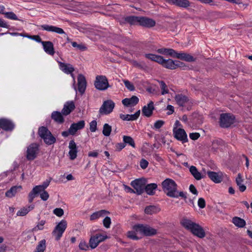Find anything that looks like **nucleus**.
<instances>
[{
  "label": "nucleus",
  "instance_id": "obj_54",
  "mask_svg": "<svg viewBox=\"0 0 252 252\" xmlns=\"http://www.w3.org/2000/svg\"><path fill=\"white\" fill-rule=\"evenodd\" d=\"M111 223V219L109 217H106L103 220V224L105 227L108 228Z\"/></svg>",
  "mask_w": 252,
  "mask_h": 252
},
{
  "label": "nucleus",
  "instance_id": "obj_53",
  "mask_svg": "<svg viewBox=\"0 0 252 252\" xmlns=\"http://www.w3.org/2000/svg\"><path fill=\"white\" fill-rule=\"evenodd\" d=\"M77 149L69 150V155L70 159L71 160H74V159H75L77 157Z\"/></svg>",
  "mask_w": 252,
  "mask_h": 252
},
{
  "label": "nucleus",
  "instance_id": "obj_61",
  "mask_svg": "<svg viewBox=\"0 0 252 252\" xmlns=\"http://www.w3.org/2000/svg\"><path fill=\"white\" fill-rule=\"evenodd\" d=\"M10 26L2 19L0 18V27L9 29Z\"/></svg>",
  "mask_w": 252,
  "mask_h": 252
},
{
  "label": "nucleus",
  "instance_id": "obj_5",
  "mask_svg": "<svg viewBox=\"0 0 252 252\" xmlns=\"http://www.w3.org/2000/svg\"><path fill=\"white\" fill-rule=\"evenodd\" d=\"M39 152V145L36 143L31 144L27 147L26 158L28 160H33L36 158Z\"/></svg>",
  "mask_w": 252,
  "mask_h": 252
},
{
  "label": "nucleus",
  "instance_id": "obj_24",
  "mask_svg": "<svg viewBox=\"0 0 252 252\" xmlns=\"http://www.w3.org/2000/svg\"><path fill=\"white\" fill-rule=\"evenodd\" d=\"M156 22L152 19L145 17H140L139 25L147 27L152 28L155 26Z\"/></svg>",
  "mask_w": 252,
  "mask_h": 252
},
{
  "label": "nucleus",
  "instance_id": "obj_44",
  "mask_svg": "<svg viewBox=\"0 0 252 252\" xmlns=\"http://www.w3.org/2000/svg\"><path fill=\"white\" fill-rule=\"evenodd\" d=\"M98 245L97 240L95 238L94 236H92L89 240V246L91 249H94Z\"/></svg>",
  "mask_w": 252,
  "mask_h": 252
},
{
  "label": "nucleus",
  "instance_id": "obj_9",
  "mask_svg": "<svg viewBox=\"0 0 252 252\" xmlns=\"http://www.w3.org/2000/svg\"><path fill=\"white\" fill-rule=\"evenodd\" d=\"M67 227L66 221L64 220H62L55 227L52 232V235L55 237V239L58 241L62 237L63 232Z\"/></svg>",
  "mask_w": 252,
  "mask_h": 252
},
{
  "label": "nucleus",
  "instance_id": "obj_22",
  "mask_svg": "<svg viewBox=\"0 0 252 252\" xmlns=\"http://www.w3.org/2000/svg\"><path fill=\"white\" fill-rule=\"evenodd\" d=\"M123 104L126 107L134 106L139 102V98L135 95L132 96L130 98H126L122 100Z\"/></svg>",
  "mask_w": 252,
  "mask_h": 252
},
{
  "label": "nucleus",
  "instance_id": "obj_63",
  "mask_svg": "<svg viewBox=\"0 0 252 252\" xmlns=\"http://www.w3.org/2000/svg\"><path fill=\"white\" fill-rule=\"evenodd\" d=\"M68 147L69 150L77 149L76 144L74 140L70 141Z\"/></svg>",
  "mask_w": 252,
  "mask_h": 252
},
{
  "label": "nucleus",
  "instance_id": "obj_4",
  "mask_svg": "<svg viewBox=\"0 0 252 252\" xmlns=\"http://www.w3.org/2000/svg\"><path fill=\"white\" fill-rule=\"evenodd\" d=\"M50 183V180H46L42 183V185L35 186L29 194V202L30 203H32L33 201V199L38 195L40 192L45 190V189L49 186Z\"/></svg>",
  "mask_w": 252,
  "mask_h": 252
},
{
  "label": "nucleus",
  "instance_id": "obj_26",
  "mask_svg": "<svg viewBox=\"0 0 252 252\" xmlns=\"http://www.w3.org/2000/svg\"><path fill=\"white\" fill-rule=\"evenodd\" d=\"M59 64L60 69L66 74H72L74 71V67L69 63L59 62Z\"/></svg>",
  "mask_w": 252,
  "mask_h": 252
},
{
  "label": "nucleus",
  "instance_id": "obj_31",
  "mask_svg": "<svg viewBox=\"0 0 252 252\" xmlns=\"http://www.w3.org/2000/svg\"><path fill=\"white\" fill-rule=\"evenodd\" d=\"M22 189L21 186H15L12 187L9 189L5 192V196L9 198H11L15 195L18 190Z\"/></svg>",
  "mask_w": 252,
  "mask_h": 252
},
{
  "label": "nucleus",
  "instance_id": "obj_30",
  "mask_svg": "<svg viewBox=\"0 0 252 252\" xmlns=\"http://www.w3.org/2000/svg\"><path fill=\"white\" fill-rule=\"evenodd\" d=\"M175 99L177 103L181 106H184L189 101L188 97L182 94H178L176 95Z\"/></svg>",
  "mask_w": 252,
  "mask_h": 252
},
{
  "label": "nucleus",
  "instance_id": "obj_58",
  "mask_svg": "<svg viewBox=\"0 0 252 252\" xmlns=\"http://www.w3.org/2000/svg\"><path fill=\"white\" fill-rule=\"evenodd\" d=\"M198 206L200 208L203 209L206 206L205 199L203 198H199L198 200Z\"/></svg>",
  "mask_w": 252,
  "mask_h": 252
},
{
  "label": "nucleus",
  "instance_id": "obj_2",
  "mask_svg": "<svg viewBox=\"0 0 252 252\" xmlns=\"http://www.w3.org/2000/svg\"><path fill=\"white\" fill-rule=\"evenodd\" d=\"M181 224L185 228L190 231L194 235L200 238H204L205 236V232L203 227L190 220L184 218L181 221Z\"/></svg>",
  "mask_w": 252,
  "mask_h": 252
},
{
  "label": "nucleus",
  "instance_id": "obj_15",
  "mask_svg": "<svg viewBox=\"0 0 252 252\" xmlns=\"http://www.w3.org/2000/svg\"><path fill=\"white\" fill-rule=\"evenodd\" d=\"M77 90L81 94H83L86 90L87 82L85 76L82 74H79L77 78Z\"/></svg>",
  "mask_w": 252,
  "mask_h": 252
},
{
  "label": "nucleus",
  "instance_id": "obj_42",
  "mask_svg": "<svg viewBox=\"0 0 252 252\" xmlns=\"http://www.w3.org/2000/svg\"><path fill=\"white\" fill-rule=\"evenodd\" d=\"M3 14L4 15L5 17L7 19L13 20H20L18 18L16 15L13 12H4Z\"/></svg>",
  "mask_w": 252,
  "mask_h": 252
},
{
  "label": "nucleus",
  "instance_id": "obj_34",
  "mask_svg": "<svg viewBox=\"0 0 252 252\" xmlns=\"http://www.w3.org/2000/svg\"><path fill=\"white\" fill-rule=\"evenodd\" d=\"M160 211V208L156 205H150L145 209V213L147 215H153Z\"/></svg>",
  "mask_w": 252,
  "mask_h": 252
},
{
  "label": "nucleus",
  "instance_id": "obj_32",
  "mask_svg": "<svg viewBox=\"0 0 252 252\" xmlns=\"http://www.w3.org/2000/svg\"><path fill=\"white\" fill-rule=\"evenodd\" d=\"M140 18L139 16H129L125 18V21L130 25H139Z\"/></svg>",
  "mask_w": 252,
  "mask_h": 252
},
{
  "label": "nucleus",
  "instance_id": "obj_10",
  "mask_svg": "<svg viewBox=\"0 0 252 252\" xmlns=\"http://www.w3.org/2000/svg\"><path fill=\"white\" fill-rule=\"evenodd\" d=\"M115 103L112 100H107L103 102L99 110L100 115H108L111 113L115 107Z\"/></svg>",
  "mask_w": 252,
  "mask_h": 252
},
{
  "label": "nucleus",
  "instance_id": "obj_51",
  "mask_svg": "<svg viewBox=\"0 0 252 252\" xmlns=\"http://www.w3.org/2000/svg\"><path fill=\"white\" fill-rule=\"evenodd\" d=\"M97 129V122L95 120L92 121L90 123V129L92 132H94Z\"/></svg>",
  "mask_w": 252,
  "mask_h": 252
},
{
  "label": "nucleus",
  "instance_id": "obj_55",
  "mask_svg": "<svg viewBox=\"0 0 252 252\" xmlns=\"http://www.w3.org/2000/svg\"><path fill=\"white\" fill-rule=\"evenodd\" d=\"M175 66L176 69L180 67L183 69H185L188 67V66L185 65V63L178 60L175 61Z\"/></svg>",
  "mask_w": 252,
  "mask_h": 252
},
{
  "label": "nucleus",
  "instance_id": "obj_29",
  "mask_svg": "<svg viewBox=\"0 0 252 252\" xmlns=\"http://www.w3.org/2000/svg\"><path fill=\"white\" fill-rule=\"evenodd\" d=\"M158 188V185L156 183H151L147 185H145L144 190L149 195H153L155 193V190Z\"/></svg>",
  "mask_w": 252,
  "mask_h": 252
},
{
  "label": "nucleus",
  "instance_id": "obj_56",
  "mask_svg": "<svg viewBox=\"0 0 252 252\" xmlns=\"http://www.w3.org/2000/svg\"><path fill=\"white\" fill-rule=\"evenodd\" d=\"M127 237L132 240H137L139 238L136 236L134 231H128L127 233Z\"/></svg>",
  "mask_w": 252,
  "mask_h": 252
},
{
  "label": "nucleus",
  "instance_id": "obj_27",
  "mask_svg": "<svg viewBox=\"0 0 252 252\" xmlns=\"http://www.w3.org/2000/svg\"><path fill=\"white\" fill-rule=\"evenodd\" d=\"M157 52L160 54L173 58H175L176 54V51L171 48H161L158 49Z\"/></svg>",
  "mask_w": 252,
  "mask_h": 252
},
{
  "label": "nucleus",
  "instance_id": "obj_11",
  "mask_svg": "<svg viewBox=\"0 0 252 252\" xmlns=\"http://www.w3.org/2000/svg\"><path fill=\"white\" fill-rule=\"evenodd\" d=\"M130 185L135 190V193L140 195L144 191L145 181L142 179H137L132 181Z\"/></svg>",
  "mask_w": 252,
  "mask_h": 252
},
{
  "label": "nucleus",
  "instance_id": "obj_59",
  "mask_svg": "<svg viewBox=\"0 0 252 252\" xmlns=\"http://www.w3.org/2000/svg\"><path fill=\"white\" fill-rule=\"evenodd\" d=\"M189 136L191 139L195 140L200 137V134L197 132L190 133L189 134Z\"/></svg>",
  "mask_w": 252,
  "mask_h": 252
},
{
  "label": "nucleus",
  "instance_id": "obj_57",
  "mask_svg": "<svg viewBox=\"0 0 252 252\" xmlns=\"http://www.w3.org/2000/svg\"><path fill=\"white\" fill-rule=\"evenodd\" d=\"M148 161L144 158H142L140 161V166L143 169H146L148 167Z\"/></svg>",
  "mask_w": 252,
  "mask_h": 252
},
{
  "label": "nucleus",
  "instance_id": "obj_28",
  "mask_svg": "<svg viewBox=\"0 0 252 252\" xmlns=\"http://www.w3.org/2000/svg\"><path fill=\"white\" fill-rule=\"evenodd\" d=\"M44 51L49 55H53L55 53L54 45L51 41L42 42Z\"/></svg>",
  "mask_w": 252,
  "mask_h": 252
},
{
  "label": "nucleus",
  "instance_id": "obj_36",
  "mask_svg": "<svg viewBox=\"0 0 252 252\" xmlns=\"http://www.w3.org/2000/svg\"><path fill=\"white\" fill-rule=\"evenodd\" d=\"M189 171L196 180H200L202 178L201 173L198 171L195 166H191L189 167Z\"/></svg>",
  "mask_w": 252,
  "mask_h": 252
},
{
  "label": "nucleus",
  "instance_id": "obj_49",
  "mask_svg": "<svg viewBox=\"0 0 252 252\" xmlns=\"http://www.w3.org/2000/svg\"><path fill=\"white\" fill-rule=\"evenodd\" d=\"M120 118L123 121H133L132 115L121 114Z\"/></svg>",
  "mask_w": 252,
  "mask_h": 252
},
{
  "label": "nucleus",
  "instance_id": "obj_48",
  "mask_svg": "<svg viewBox=\"0 0 252 252\" xmlns=\"http://www.w3.org/2000/svg\"><path fill=\"white\" fill-rule=\"evenodd\" d=\"M93 236L97 240L98 244L99 243L104 241L107 238V236L103 235L101 234H96Z\"/></svg>",
  "mask_w": 252,
  "mask_h": 252
},
{
  "label": "nucleus",
  "instance_id": "obj_21",
  "mask_svg": "<svg viewBox=\"0 0 252 252\" xmlns=\"http://www.w3.org/2000/svg\"><path fill=\"white\" fill-rule=\"evenodd\" d=\"M63 116H64L63 114L62 111H54L51 113V118L56 123L62 124L64 122Z\"/></svg>",
  "mask_w": 252,
  "mask_h": 252
},
{
  "label": "nucleus",
  "instance_id": "obj_7",
  "mask_svg": "<svg viewBox=\"0 0 252 252\" xmlns=\"http://www.w3.org/2000/svg\"><path fill=\"white\" fill-rule=\"evenodd\" d=\"M235 117L229 113H222L220 115V125L222 128H227L234 123Z\"/></svg>",
  "mask_w": 252,
  "mask_h": 252
},
{
  "label": "nucleus",
  "instance_id": "obj_40",
  "mask_svg": "<svg viewBox=\"0 0 252 252\" xmlns=\"http://www.w3.org/2000/svg\"><path fill=\"white\" fill-rule=\"evenodd\" d=\"M123 141L125 143L126 145V144H128V145L131 146L133 148L135 147V144L134 141L131 137H130L129 136L124 135L123 137Z\"/></svg>",
  "mask_w": 252,
  "mask_h": 252
},
{
  "label": "nucleus",
  "instance_id": "obj_47",
  "mask_svg": "<svg viewBox=\"0 0 252 252\" xmlns=\"http://www.w3.org/2000/svg\"><path fill=\"white\" fill-rule=\"evenodd\" d=\"M126 87L130 91H133L135 90L134 85L128 80H125L123 81Z\"/></svg>",
  "mask_w": 252,
  "mask_h": 252
},
{
  "label": "nucleus",
  "instance_id": "obj_52",
  "mask_svg": "<svg viewBox=\"0 0 252 252\" xmlns=\"http://www.w3.org/2000/svg\"><path fill=\"white\" fill-rule=\"evenodd\" d=\"M53 213L57 216L61 217L63 216L64 211L63 209L61 208H57L53 210Z\"/></svg>",
  "mask_w": 252,
  "mask_h": 252
},
{
  "label": "nucleus",
  "instance_id": "obj_14",
  "mask_svg": "<svg viewBox=\"0 0 252 252\" xmlns=\"http://www.w3.org/2000/svg\"><path fill=\"white\" fill-rule=\"evenodd\" d=\"M14 124L11 120L6 118L0 119V128L5 131H11L14 127Z\"/></svg>",
  "mask_w": 252,
  "mask_h": 252
},
{
  "label": "nucleus",
  "instance_id": "obj_62",
  "mask_svg": "<svg viewBox=\"0 0 252 252\" xmlns=\"http://www.w3.org/2000/svg\"><path fill=\"white\" fill-rule=\"evenodd\" d=\"M31 39L35 40L37 42L41 43L42 44V42H43L41 40V37L38 35H31Z\"/></svg>",
  "mask_w": 252,
  "mask_h": 252
},
{
  "label": "nucleus",
  "instance_id": "obj_18",
  "mask_svg": "<svg viewBox=\"0 0 252 252\" xmlns=\"http://www.w3.org/2000/svg\"><path fill=\"white\" fill-rule=\"evenodd\" d=\"M207 175L212 181L216 183H220L222 180L223 173L221 172L208 171Z\"/></svg>",
  "mask_w": 252,
  "mask_h": 252
},
{
  "label": "nucleus",
  "instance_id": "obj_8",
  "mask_svg": "<svg viewBox=\"0 0 252 252\" xmlns=\"http://www.w3.org/2000/svg\"><path fill=\"white\" fill-rule=\"evenodd\" d=\"M94 85L99 91H105L110 87L107 78L103 75H98L96 77Z\"/></svg>",
  "mask_w": 252,
  "mask_h": 252
},
{
  "label": "nucleus",
  "instance_id": "obj_6",
  "mask_svg": "<svg viewBox=\"0 0 252 252\" xmlns=\"http://www.w3.org/2000/svg\"><path fill=\"white\" fill-rule=\"evenodd\" d=\"M133 228L136 232L143 234L145 236H153L157 233L156 229L143 224L135 225Z\"/></svg>",
  "mask_w": 252,
  "mask_h": 252
},
{
  "label": "nucleus",
  "instance_id": "obj_37",
  "mask_svg": "<svg viewBox=\"0 0 252 252\" xmlns=\"http://www.w3.org/2000/svg\"><path fill=\"white\" fill-rule=\"evenodd\" d=\"M46 248V240L42 239L40 241L36 246L35 250L33 252H44Z\"/></svg>",
  "mask_w": 252,
  "mask_h": 252
},
{
  "label": "nucleus",
  "instance_id": "obj_25",
  "mask_svg": "<svg viewBox=\"0 0 252 252\" xmlns=\"http://www.w3.org/2000/svg\"><path fill=\"white\" fill-rule=\"evenodd\" d=\"M175 58L188 62H192L195 61V58L190 54L183 52L178 53L176 52Z\"/></svg>",
  "mask_w": 252,
  "mask_h": 252
},
{
  "label": "nucleus",
  "instance_id": "obj_20",
  "mask_svg": "<svg viewBox=\"0 0 252 252\" xmlns=\"http://www.w3.org/2000/svg\"><path fill=\"white\" fill-rule=\"evenodd\" d=\"M75 108V104L73 101H67L63 105L62 113L64 116H67L74 110Z\"/></svg>",
  "mask_w": 252,
  "mask_h": 252
},
{
  "label": "nucleus",
  "instance_id": "obj_19",
  "mask_svg": "<svg viewBox=\"0 0 252 252\" xmlns=\"http://www.w3.org/2000/svg\"><path fill=\"white\" fill-rule=\"evenodd\" d=\"M155 109L154 102L150 101L147 105H145L142 109V115L147 117H151L153 112V110Z\"/></svg>",
  "mask_w": 252,
  "mask_h": 252
},
{
  "label": "nucleus",
  "instance_id": "obj_16",
  "mask_svg": "<svg viewBox=\"0 0 252 252\" xmlns=\"http://www.w3.org/2000/svg\"><path fill=\"white\" fill-rule=\"evenodd\" d=\"M166 1L169 4L184 8H187L190 5V3L188 0H166Z\"/></svg>",
  "mask_w": 252,
  "mask_h": 252
},
{
  "label": "nucleus",
  "instance_id": "obj_38",
  "mask_svg": "<svg viewBox=\"0 0 252 252\" xmlns=\"http://www.w3.org/2000/svg\"><path fill=\"white\" fill-rule=\"evenodd\" d=\"M145 57L152 61L155 62L159 64L162 56L154 54H146Z\"/></svg>",
  "mask_w": 252,
  "mask_h": 252
},
{
  "label": "nucleus",
  "instance_id": "obj_23",
  "mask_svg": "<svg viewBox=\"0 0 252 252\" xmlns=\"http://www.w3.org/2000/svg\"><path fill=\"white\" fill-rule=\"evenodd\" d=\"M85 123L84 120L72 124L70 126V131L71 132V135H74L78 130L83 129L85 127Z\"/></svg>",
  "mask_w": 252,
  "mask_h": 252
},
{
  "label": "nucleus",
  "instance_id": "obj_35",
  "mask_svg": "<svg viewBox=\"0 0 252 252\" xmlns=\"http://www.w3.org/2000/svg\"><path fill=\"white\" fill-rule=\"evenodd\" d=\"M108 213V212L105 210H101L100 211L95 212L91 215L90 220H96L100 217H104Z\"/></svg>",
  "mask_w": 252,
  "mask_h": 252
},
{
  "label": "nucleus",
  "instance_id": "obj_39",
  "mask_svg": "<svg viewBox=\"0 0 252 252\" xmlns=\"http://www.w3.org/2000/svg\"><path fill=\"white\" fill-rule=\"evenodd\" d=\"M33 205L29 206L27 208L24 207L21 209L19 211H18V212L17 213V216H24L26 214H27L31 210L33 209Z\"/></svg>",
  "mask_w": 252,
  "mask_h": 252
},
{
  "label": "nucleus",
  "instance_id": "obj_43",
  "mask_svg": "<svg viewBox=\"0 0 252 252\" xmlns=\"http://www.w3.org/2000/svg\"><path fill=\"white\" fill-rule=\"evenodd\" d=\"M158 82L160 84V87L161 90V94L164 95L168 94L169 93V91L165 82L163 81H158Z\"/></svg>",
  "mask_w": 252,
  "mask_h": 252
},
{
  "label": "nucleus",
  "instance_id": "obj_13",
  "mask_svg": "<svg viewBox=\"0 0 252 252\" xmlns=\"http://www.w3.org/2000/svg\"><path fill=\"white\" fill-rule=\"evenodd\" d=\"M173 133L174 137L177 140L182 141L183 143L188 141L187 134L184 129L179 128L175 129V128H174Z\"/></svg>",
  "mask_w": 252,
  "mask_h": 252
},
{
  "label": "nucleus",
  "instance_id": "obj_64",
  "mask_svg": "<svg viewBox=\"0 0 252 252\" xmlns=\"http://www.w3.org/2000/svg\"><path fill=\"white\" fill-rule=\"evenodd\" d=\"M189 191L191 193H192L193 194H195V195L197 194L198 191L194 185H193L192 184L190 185L189 187Z\"/></svg>",
  "mask_w": 252,
  "mask_h": 252
},
{
  "label": "nucleus",
  "instance_id": "obj_45",
  "mask_svg": "<svg viewBox=\"0 0 252 252\" xmlns=\"http://www.w3.org/2000/svg\"><path fill=\"white\" fill-rule=\"evenodd\" d=\"M164 123L165 122L163 120H158L154 123V126L152 128L155 129H158L164 125Z\"/></svg>",
  "mask_w": 252,
  "mask_h": 252
},
{
  "label": "nucleus",
  "instance_id": "obj_46",
  "mask_svg": "<svg viewBox=\"0 0 252 252\" xmlns=\"http://www.w3.org/2000/svg\"><path fill=\"white\" fill-rule=\"evenodd\" d=\"M79 248L81 250L87 251L89 249V246L86 242L81 240L79 244Z\"/></svg>",
  "mask_w": 252,
  "mask_h": 252
},
{
  "label": "nucleus",
  "instance_id": "obj_1",
  "mask_svg": "<svg viewBox=\"0 0 252 252\" xmlns=\"http://www.w3.org/2000/svg\"><path fill=\"white\" fill-rule=\"evenodd\" d=\"M161 187L163 191L168 197L172 198L181 197L185 199L187 198L186 193L178 191L177 184L171 179L166 178L161 183Z\"/></svg>",
  "mask_w": 252,
  "mask_h": 252
},
{
  "label": "nucleus",
  "instance_id": "obj_60",
  "mask_svg": "<svg viewBox=\"0 0 252 252\" xmlns=\"http://www.w3.org/2000/svg\"><path fill=\"white\" fill-rule=\"evenodd\" d=\"M116 149L118 151H120L126 147L125 143H117L116 146Z\"/></svg>",
  "mask_w": 252,
  "mask_h": 252
},
{
  "label": "nucleus",
  "instance_id": "obj_3",
  "mask_svg": "<svg viewBox=\"0 0 252 252\" xmlns=\"http://www.w3.org/2000/svg\"><path fill=\"white\" fill-rule=\"evenodd\" d=\"M38 134L47 145H51L55 143L56 141L55 137L45 126H42L39 127Z\"/></svg>",
  "mask_w": 252,
  "mask_h": 252
},
{
  "label": "nucleus",
  "instance_id": "obj_12",
  "mask_svg": "<svg viewBox=\"0 0 252 252\" xmlns=\"http://www.w3.org/2000/svg\"><path fill=\"white\" fill-rule=\"evenodd\" d=\"M38 29L48 32H55L58 34H65L63 30L61 28L57 27L53 25L43 24L38 26Z\"/></svg>",
  "mask_w": 252,
  "mask_h": 252
},
{
  "label": "nucleus",
  "instance_id": "obj_17",
  "mask_svg": "<svg viewBox=\"0 0 252 252\" xmlns=\"http://www.w3.org/2000/svg\"><path fill=\"white\" fill-rule=\"evenodd\" d=\"M159 64L161 65L163 67L167 69L174 70L176 69L175 66V61H173L172 59H164L162 57Z\"/></svg>",
  "mask_w": 252,
  "mask_h": 252
},
{
  "label": "nucleus",
  "instance_id": "obj_41",
  "mask_svg": "<svg viewBox=\"0 0 252 252\" xmlns=\"http://www.w3.org/2000/svg\"><path fill=\"white\" fill-rule=\"evenodd\" d=\"M112 131V127L108 124H105L103 125L102 133L105 136H109Z\"/></svg>",
  "mask_w": 252,
  "mask_h": 252
},
{
  "label": "nucleus",
  "instance_id": "obj_33",
  "mask_svg": "<svg viewBox=\"0 0 252 252\" xmlns=\"http://www.w3.org/2000/svg\"><path fill=\"white\" fill-rule=\"evenodd\" d=\"M232 223L237 227L239 228H243L246 225L245 220L238 217H234L232 219Z\"/></svg>",
  "mask_w": 252,
  "mask_h": 252
},
{
  "label": "nucleus",
  "instance_id": "obj_50",
  "mask_svg": "<svg viewBox=\"0 0 252 252\" xmlns=\"http://www.w3.org/2000/svg\"><path fill=\"white\" fill-rule=\"evenodd\" d=\"M38 194L40 195V197L43 201L47 200L49 197V193L45 190L42 191Z\"/></svg>",
  "mask_w": 252,
  "mask_h": 252
}]
</instances>
